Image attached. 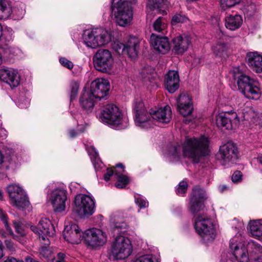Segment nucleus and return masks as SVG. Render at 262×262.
I'll return each instance as SVG.
<instances>
[{
    "label": "nucleus",
    "mask_w": 262,
    "mask_h": 262,
    "mask_svg": "<svg viewBox=\"0 0 262 262\" xmlns=\"http://www.w3.org/2000/svg\"><path fill=\"white\" fill-rule=\"evenodd\" d=\"M5 243L7 248L10 250L13 249L14 245L11 240H6Z\"/></svg>",
    "instance_id": "nucleus-56"
},
{
    "label": "nucleus",
    "mask_w": 262,
    "mask_h": 262,
    "mask_svg": "<svg viewBox=\"0 0 262 262\" xmlns=\"http://www.w3.org/2000/svg\"><path fill=\"white\" fill-rule=\"evenodd\" d=\"M239 0H220V3L224 8H230L238 4Z\"/></svg>",
    "instance_id": "nucleus-47"
},
{
    "label": "nucleus",
    "mask_w": 262,
    "mask_h": 262,
    "mask_svg": "<svg viewBox=\"0 0 262 262\" xmlns=\"http://www.w3.org/2000/svg\"><path fill=\"white\" fill-rule=\"evenodd\" d=\"M96 97L88 89L83 90L79 98V102L82 107L85 110H91L94 106Z\"/></svg>",
    "instance_id": "nucleus-27"
},
{
    "label": "nucleus",
    "mask_w": 262,
    "mask_h": 262,
    "mask_svg": "<svg viewBox=\"0 0 262 262\" xmlns=\"http://www.w3.org/2000/svg\"><path fill=\"white\" fill-rule=\"evenodd\" d=\"M59 62L62 66L68 69H72L73 68L74 65L72 62L64 57H61L59 59Z\"/></svg>",
    "instance_id": "nucleus-50"
},
{
    "label": "nucleus",
    "mask_w": 262,
    "mask_h": 262,
    "mask_svg": "<svg viewBox=\"0 0 262 262\" xmlns=\"http://www.w3.org/2000/svg\"><path fill=\"white\" fill-rule=\"evenodd\" d=\"M3 244L1 241L0 240V259L3 256Z\"/></svg>",
    "instance_id": "nucleus-59"
},
{
    "label": "nucleus",
    "mask_w": 262,
    "mask_h": 262,
    "mask_svg": "<svg viewBox=\"0 0 262 262\" xmlns=\"http://www.w3.org/2000/svg\"><path fill=\"white\" fill-rule=\"evenodd\" d=\"M0 219L4 224L5 228L7 232L11 235L12 237L16 240L18 239V237L17 235L14 234L12 229L10 227L8 222V217L6 213L0 208Z\"/></svg>",
    "instance_id": "nucleus-36"
},
{
    "label": "nucleus",
    "mask_w": 262,
    "mask_h": 262,
    "mask_svg": "<svg viewBox=\"0 0 262 262\" xmlns=\"http://www.w3.org/2000/svg\"><path fill=\"white\" fill-rule=\"evenodd\" d=\"M247 63L250 68L256 73L262 72V55L257 52H249L247 54Z\"/></svg>",
    "instance_id": "nucleus-26"
},
{
    "label": "nucleus",
    "mask_w": 262,
    "mask_h": 262,
    "mask_svg": "<svg viewBox=\"0 0 262 262\" xmlns=\"http://www.w3.org/2000/svg\"><path fill=\"white\" fill-rule=\"evenodd\" d=\"M13 37L10 33H5L2 40L1 48L3 49L6 54L12 55L14 54V48L10 45L13 40Z\"/></svg>",
    "instance_id": "nucleus-32"
},
{
    "label": "nucleus",
    "mask_w": 262,
    "mask_h": 262,
    "mask_svg": "<svg viewBox=\"0 0 262 262\" xmlns=\"http://www.w3.org/2000/svg\"><path fill=\"white\" fill-rule=\"evenodd\" d=\"M17 104L18 106L21 108H26L28 106L30 103V100L27 98L24 94L20 95L17 99Z\"/></svg>",
    "instance_id": "nucleus-44"
},
{
    "label": "nucleus",
    "mask_w": 262,
    "mask_h": 262,
    "mask_svg": "<svg viewBox=\"0 0 262 262\" xmlns=\"http://www.w3.org/2000/svg\"><path fill=\"white\" fill-rule=\"evenodd\" d=\"M127 225L125 223H117L114 227V230L117 233H124L126 231Z\"/></svg>",
    "instance_id": "nucleus-45"
},
{
    "label": "nucleus",
    "mask_w": 262,
    "mask_h": 262,
    "mask_svg": "<svg viewBox=\"0 0 262 262\" xmlns=\"http://www.w3.org/2000/svg\"><path fill=\"white\" fill-rule=\"evenodd\" d=\"M116 167H120V168H122V170H121V172H124V171H125V170H124V166L121 163H119V164H117L116 165Z\"/></svg>",
    "instance_id": "nucleus-63"
},
{
    "label": "nucleus",
    "mask_w": 262,
    "mask_h": 262,
    "mask_svg": "<svg viewBox=\"0 0 262 262\" xmlns=\"http://www.w3.org/2000/svg\"><path fill=\"white\" fill-rule=\"evenodd\" d=\"M173 50L178 54H182L187 50L190 39L187 36L179 35L172 39Z\"/></svg>",
    "instance_id": "nucleus-24"
},
{
    "label": "nucleus",
    "mask_w": 262,
    "mask_h": 262,
    "mask_svg": "<svg viewBox=\"0 0 262 262\" xmlns=\"http://www.w3.org/2000/svg\"><path fill=\"white\" fill-rule=\"evenodd\" d=\"M221 192H223L228 188L226 185H221L219 187Z\"/></svg>",
    "instance_id": "nucleus-61"
},
{
    "label": "nucleus",
    "mask_w": 262,
    "mask_h": 262,
    "mask_svg": "<svg viewBox=\"0 0 262 262\" xmlns=\"http://www.w3.org/2000/svg\"><path fill=\"white\" fill-rule=\"evenodd\" d=\"M11 204L19 209L29 208L30 203L25 191L19 186L11 184L7 187Z\"/></svg>",
    "instance_id": "nucleus-9"
},
{
    "label": "nucleus",
    "mask_w": 262,
    "mask_h": 262,
    "mask_svg": "<svg viewBox=\"0 0 262 262\" xmlns=\"http://www.w3.org/2000/svg\"><path fill=\"white\" fill-rule=\"evenodd\" d=\"M245 12L248 15H252L255 12L256 10V6L254 4H251L250 5L245 6Z\"/></svg>",
    "instance_id": "nucleus-52"
},
{
    "label": "nucleus",
    "mask_w": 262,
    "mask_h": 262,
    "mask_svg": "<svg viewBox=\"0 0 262 262\" xmlns=\"http://www.w3.org/2000/svg\"><path fill=\"white\" fill-rule=\"evenodd\" d=\"M249 227L253 236L256 237L262 236V220L251 221Z\"/></svg>",
    "instance_id": "nucleus-33"
},
{
    "label": "nucleus",
    "mask_w": 262,
    "mask_h": 262,
    "mask_svg": "<svg viewBox=\"0 0 262 262\" xmlns=\"http://www.w3.org/2000/svg\"><path fill=\"white\" fill-rule=\"evenodd\" d=\"M155 74L153 70L149 68H144L140 73V79L143 84L147 89H150L154 85Z\"/></svg>",
    "instance_id": "nucleus-28"
},
{
    "label": "nucleus",
    "mask_w": 262,
    "mask_h": 262,
    "mask_svg": "<svg viewBox=\"0 0 262 262\" xmlns=\"http://www.w3.org/2000/svg\"><path fill=\"white\" fill-rule=\"evenodd\" d=\"M64 239L69 243L78 244L84 237V233H82L76 224L67 226L63 232Z\"/></svg>",
    "instance_id": "nucleus-17"
},
{
    "label": "nucleus",
    "mask_w": 262,
    "mask_h": 262,
    "mask_svg": "<svg viewBox=\"0 0 262 262\" xmlns=\"http://www.w3.org/2000/svg\"><path fill=\"white\" fill-rule=\"evenodd\" d=\"M238 155L236 144L231 141L223 142L220 146L219 158L224 165H231L237 159Z\"/></svg>",
    "instance_id": "nucleus-11"
},
{
    "label": "nucleus",
    "mask_w": 262,
    "mask_h": 262,
    "mask_svg": "<svg viewBox=\"0 0 262 262\" xmlns=\"http://www.w3.org/2000/svg\"><path fill=\"white\" fill-rule=\"evenodd\" d=\"M87 150L89 155L93 157L95 159H97L98 157L99 154L94 147L91 146L88 147Z\"/></svg>",
    "instance_id": "nucleus-53"
},
{
    "label": "nucleus",
    "mask_w": 262,
    "mask_h": 262,
    "mask_svg": "<svg viewBox=\"0 0 262 262\" xmlns=\"http://www.w3.org/2000/svg\"><path fill=\"white\" fill-rule=\"evenodd\" d=\"M112 38L111 34L101 28L86 30L82 35L83 42L87 47L92 49L107 44Z\"/></svg>",
    "instance_id": "nucleus-4"
},
{
    "label": "nucleus",
    "mask_w": 262,
    "mask_h": 262,
    "mask_svg": "<svg viewBox=\"0 0 262 262\" xmlns=\"http://www.w3.org/2000/svg\"><path fill=\"white\" fill-rule=\"evenodd\" d=\"M212 49L215 56L223 58L227 56L228 47L226 42L220 40L212 46Z\"/></svg>",
    "instance_id": "nucleus-31"
},
{
    "label": "nucleus",
    "mask_w": 262,
    "mask_h": 262,
    "mask_svg": "<svg viewBox=\"0 0 262 262\" xmlns=\"http://www.w3.org/2000/svg\"><path fill=\"white\" fill-rule=\"evenodd\" d=\"M233 77L236 81L238 90L247 98L258 100L261 96V91L255 84V81L244 74L238 68L233 70Z\"/></svg>",
    "instance_id": "nucleus-3"
},
{
    "label": "nucleus",
    "mask_w": 262,
    "mask_h": 262,
    "mask_svg": "<svg viewBox=\"0 0 262 262\" xmlns=\"http://www.w3.org/2000/svg\"><path fill=\"white\" fill-rule=\"evenodd\" d=\"M207 199L205 191L199 186L194 187L189 203V210L193 215L194 227L196 232L205 242L212 241L216 236V229L212 220L199 212L205 208Z\"/></svg>",
    "instance_id": "nucleus-1"
},
{
    "label": "nucleus",
    "mask_w": 262,
    "mask_h": 262,
    "mask_svg": "<svg viewBox=\"0 0 262 262\" xmlns=\"http://www.w3.org/2000/svg\"><path fill=\"white\" fill-rule=\"evenodd\" d=\"M84 238L86 243L92 247L102 246L107 240L106 233L97 228L86 230L84 232Z\"/></svg>",
    "instance_id": "nucleus-15"
},
{
    "label": "nucleus",
    "mask_w": 262,
    "mask_h": 262,
    "mask_svg": "<svg viewBox=\"0 0 262 262\" xmlns=\"http://www.w3.org/2000/svg\"><path fill=\"white\" fill-rule=\"evenodd\" d=\"M210 139L201 135L198 137H186L182 146L176 143L168 148V155L176 160L181 155L191 160L194 163H199L202 158L209 155Z\"/></svg>",
    "instance_id": "nucleus-2"
},
{
    "label": "nucleus",
    "mask_w": 262,
    "mask_h": 262,
    "mask_svg": "<svg viewBox=\"0 0 262 262\" xmlns=\"http://www.w3.org/2000/svg\"><path fill=\"white\" fill-rule=\"evenodd\" d=\"M112 49L118 54H124L125 53V45L118 40H116L112 43Z\"/></svg>",
    "instance_id": "nucleus-40"
},
{
    "label": "nucleus",
    "mask_w": 262,
    "mask_h": 262,
    "mask_svg": "<svg viewBox=\"0 0 262 262\" xmlns=\"http://www.w3.org/2000/svg\"><path fill=\"white\" fill-rule=\"evenodd\" d=\"M135 201L136 204L140 207V208H145L146 207V202L143 199L138 197L135 199Z\"/></svg>",
    "instance_id": "nucleus-54"
},
{
    "label": "nucleus",
    "mask_w": 262,
    "mask_h": 262,
    "mask_svg": "<svg viewBox=\"0 0 262 262\" xmlns=\"http://www.w3.org/2000/svg\"><path fill=\"white\" fill-rule=\"evenodd\" d=\"M13 226L15 231L20 236H24L26 235V231L22 223L18 221H14L13 222Z\"/></svg>",
    "instance_id": "nucleus-43"
},
{
    "label": "nucleus",
    "mask_w": 262,
    "mask_h": 262,
    "mask_svg": "<svg viewBox=\"0 0 262 262\" xmlns=\"http://www.w3.org/2000/svg\"><path fill=\"white\" fill-rule=\"evenodd\" d=\"M4 157H5L4 155L2 153V152L0 150V165H1L4 162Z\"/></svg>",
    "instance_id": "nucleus-60"
},
{
    "label": "nucleus",
    "mask_w": 262,
    "mask_h": 262,
    "mask_svg": "<svg viewBox=\"0 0 262 262\" xmlns=\"http://www.w3.org/2000/svg\"><path fill=\"white\" fill-rule=\"evenodd\" d=\"M179 76L176 71H169L165 78V85L170 93H174L179 87Z\"/></svg>",
    "instance_id": "nucleus-25"
},
{
    "label": "nucleus",
    "mask_w": 262,
    "mask_h": 262,
    "mask_svg": "<svg viewBox=\"0 0 262 262\" xmlns=\"http://www.w3.org/2000/svg\"><path fill=\"white\" fill-rule=\"evenodd\" d=\"M73 211L81 218L92 215L95 211L94 199L90 196L79 194L75 198Z\"/></svg>",
    "instance_id": "nucleus-8"
},
{
    "label": "nucleus",
    "mask_w": 262,
    "mask_h": 262,
    "mask_svg": "<svg viewBox=\"0 0 262 262\" xmlns=\"http://www.w3.org/2000/svg\"><path fill=\"white\" fill-rule=\"evenodd\" d=\"M30 229L38 235L40 239L45 242L44 244L47 246L49 245L50 242L48 238L46 240L45 235L53 236L55 233L54 226L51 221L46 218L41 219L37 226H31Z\"/></svg>",
    "instance_id": "nucleus-14"
},
{
    "label": "nucleus",
    "mask_w": 262,
    "mask_h": 262,
    "mask_svg": "<svg viewBox=\"0 0 262 262\" xmlns=\"http://www.w3.org/2000/svg\"><path fill=\"white\" fill-rule=\"evenodd\" d=\"M230 247L233 251V255L239 262H248V252L241 243H234V239L230 241Z\"/></svg>",
    "instance_id": "nucleus-23"
},
{
    "label": "nucleus",
    "mask_w": 262,
    "mask_h": 262,
    "mask_svg": "<svg viewBox=\"0 0 262 262\" xmlns=\"http://www.w3.org/2000/svg\"><path fill=\"white\" fill-rule=\"evenodd\" d=\"M242 23V18L238 14L229 15L225 19V26L227 29L231 30L238 29Z\"/></svg>",
    "instance_id": "nucleus-30"
},
{
    "label": "nucleus",
    "mask_w": 262,
    "mask_h": 262,
    "mask_svg": "<svg viewBox=\"0 0 262 262\" xmlns=\"http://www.w3.org/2000/svg\"><path fill=\"white\" fill-rule=\"evenodd\" d=\"M10 11V4L5 0H0V19L8 18Z\"/></svg>",
    "instance_id": "nucleus-35"
},
{
    "label": "nucleus",
    "mask_w": 262,
    "mask_h": 262,
    "mask_svg": "<svg viewBox=\"0 0 262 262\" xmlns=\"http://www.w3.org/2000/svg\"><path fill=\"white\" fill-rule=\"evenodd\" d=\"M94 66L98 71L107 73L112 70L114 58L111 52L106 49H99L93 57Z\"/></svg>",
    "instance_id": "nucleus-10"
},
{
    "label": "nucleus",
    "mask_w": 262,
    "mask_h": 262,
    "mask_svg": "<svg viewBox=\"0 0 262 262\" xmlns=\"http://www.w3.org/2000/svg\"><path fill=\"white\" fill-rule=\"evenodd\" d=\"M58 259L64 260L65 255L62 253H59L57 255Z\"/></svg>",
    "instance_id": "nucleus-58"
},
{
    "label": "nucleus",
    "mask_w": 262,
    "mask_h": 262,
    "mask_svg": "<svg viewBox=\"0 0 262 262\" xmlns=\"http://www.w3.org/2000/svg\"><path fill=\"white\" fill-rule=\"evenodd\" d=\"M7 235V234L5 232H4L3 230H0V236L2 237H6Z\"/></svg>",
    "instance_id": "nucleus-64"
},
{
    "label": "nucleus",
    "mask_w": 262,
    "mask_h": 262,
    "mask_svg": "<svg viewBox=\"0 0 262 262\" xmlns=\"http://www.w3.org/2000/svg\"><path fill=\"white\" fill-rule=\"evenodd\" d=\"M139 41L136 37H130L125 45V53L131 59L135 58L138 55Z\"/></svg>",
    "instance_id": "nucleus-29"
},
{
    "label": "nucleus",
    "mask_w": 262,
    "mask_h": 262,
    "mask_svg": "<svg viewBox=\"0 0 262 262\" xmlns=\"http://www.w3.org/2000/svg\"><path fill=\"white\" fill-rule=\"evenodd\" d=\"M132 250L130 241L123 236H118L112 244L110 258L113 260L125 259L131 254Z\"/></svg>",
    "instance_id": "nucleus-7"
},
{
    "label": "nucleus",
    "mask_w": 262,
    "mask_h": 262,
    "mask_svg": "<svg viewBox=\"0 0 262 262\" xmlns=\"http://www.w3.org/2000/svg\"><path fill=\"white\" fill-rule=\"evenodd\" d=\"M178 110L184 117L190 115L193 111L191 98L185 94H181L177 99Z\"/></svg>",
    "instance_id": "nucleus-20"
},
{
    "label": "nucleus",
    "mask_w": 262,
    "mask_h": 262,
    "mask_svg": "<svg viewBox=\"0 0 262 262\" xmlns=\"http://www.w3.org/2000/svg\"><path fill=\"white\" fill-rule=\"evenodd\" d=\"M0 80L14 88L19 84L20 78L17 70L7 68L0 69Z\"/></svg>",
    "instance_id": "nucleus-16"
},
{
    "label": "nucleus",
    "mask_w": 262,
    "mask_h": 262,
    "mask_svg": "<svg viewBox=\"0 0 262 262\" xmlns=\"http://www.w3.org/2000/svg\"><path fill=\"white\" fill-rule=\"evenodd\" d=\"M150 42L155 50L162 54H165L170 49V44L167 37H160L152 34Z\"/></svg>",
    "instance_id": "nucleus-21"
},
{
    "label": "nucleus",
    "mask_w": 262,
    "mask_h": 262,
    "mask_svg": "<svg viewBox=\"0 0 262 262\" xmlns=\"http://www.w3.org/2000/svg\"><path fill=\"white\" fill-rule=\"evenodd\" d=\"M99 119L100 121L108 125L118 127V129H126L127 122L123 123L119 108L113 104L106 105L101 111Z\"/></svg>",
    "instance_id": "nucleus-5"
},
{
    "label": "nucleus",
    "mask_w": 262,
    "mask_h": 262,
    "mask_svg": "<svg viewBox=\"0 0 262 262\" xmlns=\"http://www.w3.org/2000/svg\"><path fill=\"white\" fill-rule=\"evenodd\" d=\"M252 246L253 252L257 255L255 259H262V247L256 243H253Z\"/></svg>",
    "instance_id": "nucleus-46"
},
{
    "label": "nucleus",
    "mask_w": 262,
    "mask_h": 262,
    "mask_svg": "<svg viewBox=\"0 0 262 262\" xmlns=\"http://www.w3.org/2000/svg\"><path fill=\"white\" fill-rule=\"evenodd\" d=\"M88 90L96 98L101 99L107 95L110 90V84L105 79H97L92 82L91 88Z\"/></svg>",
    "instance_id": "nucleus-18"
},
{
    "label": "nucleus",
    "mask_w": 262,
    "mask_h": 262,
    "mask_svg": "<svg viewBox=\"0 0 262 262\" xmlns=\"http://www.w3.org/2000/svg\"><path fill=\"white\" fill-rule=\"evenodd\" d=\"M79 88V83L78 81L72 80L69 85L70 100L72 101L77 97Z\"/></svg>",
    "instance_id": "nucleus-38"
},
{
    "label": "nucleus",
    "mask_w": 262,
    "mask_h": 262,
    "mask_svg": "<svg viewBox=\"0 0 262 262\" xmlns=\"http://www.w3.org/2000/svg\"><path fill=\"white\" fill-rule=\"evenodd\" d=\"M4 262H24L23 260H18L13 257H8Z\"/></svg>",
    "instance_id": "nucleus-57"
},
{
    "label": "nucleus",
    "mask_w": 262,
    "mask_h": 262,
    "mask_svg": "<svg viewBox=\"0 0 262 262\" xmlns=\"http://www.w3.org/2000/svg\"><path fill=\"white\" fill-rule=\"evenodd\" d=\"M242 173L240 171H236L231 177L232 181L234 183H238L242 181Z\"/></svg>",
    "instance_id": "nucleus-51"
},
{
    "label": "nucleus",
    "mask_w": 262,
    "mask_h": 262,
    "mask_svg": "<svg viewBox=\"0 0 262 262\" xmlns=\"http://www.w3.org/2000/svg\"><path fill=\"white\" fill-rule=\"evenodd\" d=\"M67 194V191L63 188H57L52 191L49 201L54 211L61 212L66 210Z\"/></svg>",
    "instance_id": "nucleus-13"
},
{
    "label": "nucleus",
    "mask_w": 262,
    "mask_h": 262,
    "mask_svg": "<svg viewBox=\"0 0 262 262\" xmlns=\"http://www.w3.org/2000/svg\"><path fill=\"white\" fill-rule=\"evenodd\" d=\"M112 8L114 11L116 23L119 26L126 27L130 25L133 14L132 7L128 2L112 0Z\"/></svg>",
    "instance_id": "nucleus-6"
},
{
    "label": "nucleus",
    "mask_w": 262,
    "mask_h": 262,
    "mask_svg": "<svg viewBox=\"0 0 262 262\" xmlns=\"http://www.w3.org/2000/svg\"><path fill=\"white\" fill-rule=\"evenodd\" d=\"M78 132H70L69 136L71 138H73L78 135Z\"/></svg>",
    "instance_id": "nucleus-62"
},
{
    "label": "nucleus",
    "mask_w": 262,
    "mask_h": 262,
    "mask_svg": "<svg viewBox=\"0 0 262 262\" xmlns=\"http://www.w3.org/2000/svg\"><path fill=\"white\" fill-rule=\"evenodd\" d=\"M115 176H117L118 180L115 186L118 188H124L129 182L128 177L125 175L119 174V172H115Z\"/></svg>",
    "instance_id": "nucleus-37"
},
{
    "label": "nucleus",
    "mask_w": 262,
    "mask_h": 262,
    "mask_svg": "<svg viewBox=\"0 0 262 262\" xmlns=\"http://www.w3.org/2000/svg\"><path fill=\"white\" fill-rule=\"evenodd\" d=\"M115 172H117L116 170L115 171L111 169H107L106 173L104 175V179L106 181H108L110 180V178L114 174H115Z\"/></svg>",
    "instance_id": "nucleus-55"
},
{
    "label": "nucleus",
    "mask_w": 262,
    "mask_h": 262,
    "mask_svg": "<svg viewBox=\"0 0 262 262\" xmlns=\"http://www.w3.org/2000/svg\"><path fill=\"white\" fill-rule=\"evenodd\" d=\"M164 0H147V7L151 11H159V9L162 7Z\"/></svg>",
    "instance_id": "nucleus-39"
},
{
    "label": "nucleus",
    "mask_w": 262,
    "mask_h": 262,
    "mask_svg": "<svg viewBox=\"0 0 262 262\" xmlns=\"http://www.w3.org/2000/svg\"><path fill=\"white\" fill-rule=\"evenodd\" d=\"M150 115L155 120L162 122L168 123L172 118V112L169 106L166 105L164 107H161L156 111H151Z\"/></svg>",
    "instance_id": "nucleus-22"
},
{
    "label": "nucleus",
    "mask_w": 262,
    "mask_h": 262,
    "mask_svg": "<svg viewBox=\"0 0 262 262\" xmlns=\"http://www.w3.org/2000/svg\"><path fill=\"white\" fill-rule=\"evenodd\" d=\"M187 183L185 181H181L179 183L178 187L177 190V193L181 195L186 192L187 189Z\"/></svg>",
    "instance_id": "nucleus-48"
},
{
    "label": "nucleus",
    "mask_w": 262,
    "mask_h": 262,
    "mask_svg": "<svg viewBox=\"0 0 262 262\" xmlns=\"http://www.w3.org/2000/svg\"><path fill=\"white\" fill-rule=\"evenodd\" d=\"M10 9L11 11L9 16L11 14H13L17 17V19L21 18L25 12V5L23 3L16 4L12 9L10 6Z\"/></svg>",
    "instance_id": "nucleus-34"
},
{
    "label": "nucleus",
    "mask_w": 262,
    "mask_h": 262,
    "mask_svg": "<svg viewBox=\"0 0 262 262\" xmlns=\"http://www.w3.org/2000/svg\"><path fill=\"white\" fill-rule=\"evenodd\" d=\"M40 254L45 258H48L52 254V251L48 247H42L39 249Z\"/></svg>",
    "instance_id": "nucleus-49"
},
{
    "label": "nucleus",
    "mask_w": 262,
    "mask_h": 262,
    "mask_svg": "<svg viewBox=\"0 0 262 262\" xmlns=\"http://www.w3.org/2000/svg\"><path fill=\"white\" fill-rule=\"evenodd\" d=\"M188 18L184 15L176 14L173 16L171 24L172 25H176L178 23H183L187 20Z\"/></svg>",
    "instance_id": "nucleus-42"
},
{
    "label": "nucleus",
    "mask_w": 262,
    "mask_h": 262,
    "mask_svg": "<svg viewBox=\"0 0 262 262\" xmlns=\"http://www.w3.org/2000/svg\"><path fill=\"white\" fill-rule=\"evenodd\" d=\"M153 27L155 31L161 32L166 27L165 21L161 17H159L154 23Z\"/></svg>",
    "instance_id": "nucleus-41"
},
{
    "label": "nucleus",
    "mask_w": 262,
    "mask_h": 262,
    "mask_svg": "<svg viewBox=\"0 0 262 262\" xmlns=\"http://www.w3.org/2000/svg\"><path fill=\"white\" fill-rule=\"evenodd\" d=\"M216 124L223 130L236 129L239 124V118L236 113L233 111L225 112L216 116Z\"/></svg>",
    "instance_id": "nucleus-12"
},
{
    "label": "nucleus",
    "mask_w": 262,
    "mask_h": 262,
    "mask_svg": "<svg viewBox=\"0 0 262 262\" xmlns=\"http://www.w3.org/2000/svg\"><path fill=\"white\" fill-rule=\"evenodd\" d=\"M135 124L140 126H146L148 124L147 114L143 103L140 100L136 102L134 106Z\"/></svg>",
    "instance_id": "nucleus-19"
}]
</instances>
